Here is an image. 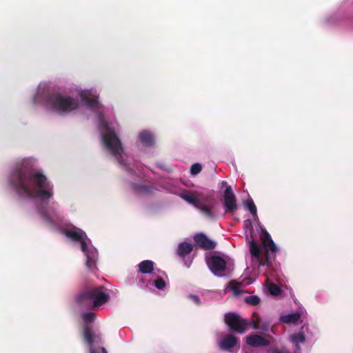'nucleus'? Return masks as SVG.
I'll return each mask as SVG.
<instances>
[{
	"mask_svg": "<svg viewBox=\"0 0 353 353\" xmlns=\"http://www.w3.org/2000/svg\"><path fill=\"white\" fill-rule=\"evenodd\" d=\"M10 183L17 193L27 197H37L42 201L50 199L52 186L46 176L37 171L32 162L28 159L18 163L12 174Z\"/></svg>",
	"mask_w": 353,
	"mask_h": 353,
	"instance_id": "f257e3e1",
	"label": "nucleus"
},
{
	"mask_svg": "<svg viewBox=\"0 0 353 353\" xmlns=\"http://www.w3.org/2000/svg\"><path fill=\"white\" fill-rule=\"evenodd\" d=\"M261 240V245L257 243L252 236V240L249 241L250 254L258 263L259 267H271L272 263L269 252L275 254L277 252V248L265 229L262 230Z\"/></svg>",
	"mask_w": 353,
	"mask_h": 353,
	"instance_id": "f03ea898",
	"label": "nucleus"
},
{
	"mask_svg": "<svg viewBox=\"0 0 353 353\" xmlns=\"http://www.w3.org/2000/svg\"><path fill=\"white\" fill-rule=\"evenodd\" d=\"M103 286L86 287L76 296L78 305L88 309H94L108 301L110 296L103 292Z\"/></svg>",
	"mask_w": 353,
	"mask_h": 353,
	"instance_id": "7ed1b4c3",
	"label": "nucleus"
},
{
	"mask_svg": "<svg viewBox=\"0 0 353 353\" xmlns=\"http://www.w3.org/2000/svg\"><path fill=\"white\" fill-rule=\"evenodd\" d=\"M46 106L54 112L63 114L77 109L79 103L74 98L59 92H52L46 97Z\"/></svg>",
	"mask_w": 353,
	"mask_h": 353,
	"instance_id": "20e7f679",
	"label": "nucleus"
},
{
	"mask_svg": "<svg viewBox=\"0 0 353 353\" xmlns=\"http://www.w3.org/2000/svg\"><path fill=\"white\" fill-rule=\"evenodd\" d=\"M99 119L105 132L102 135V141L105 147L111 152L112 154L121 163V154L123 152V148L121 145V141L116 134L113 128L110 127L107 122L105 121L103 116L100 114Z\"/></svg>",
	"mask_w": 353,
	"mask_h": 353,
	"instance_id": "39448f33",
	"label": "nucleus"
},
{
	"mask_svg": "<svg viewBox=\"0 0 353 353\" xmlns=\"http://www.w3.org/2000/svg\"><path fill=\"white\" fill-rule=\"evenodd\" d=\"M224 321L231 330L243 334L248 329V321L234 312H228L225 314Z\"/></svg>",
	"mask_w": 353,
	"mask_h": 353,
	"instance_id": "423d86ee",
	"label": "nucleus"
},
{
	"mask_svg": "<svg viewBox=\"0 0 353 353\" xmlns=\"http://www.w3.org/2000/svg\"><path fill=\"white\" fill-rule=\"evenodd\" d=\"M207 265L210 271L216 276L225 275L226 261L221 256L212 255L206 259Z\"/></svg>",
	"mask_w": 353,
	"mask_h": 353,
	"instance_id": "0eeeda50",
	"label": "nucleus"
},
{
	"mask_svg": "<svg viewBox=\"0 0 353 353\" xmlns=\"http://www.w3.org/2000/svg\"><path fill=\"white\" fill-rule=\"evenodd\" d=\"M79 242L81 243V251L85 254L87 258L86 266L89 270H93L96 268L97 252L94 248L88 249L85 239H83Z\"/></svg>",
	"mask_w": 353,
	"mask_h": 353,
	"instance_id": "6e6552de",
	"label": "nucleus"
},
{
	"mask_svg": "<svg viewBox=\"0 0 353 353\" xmlns=\"http://www.w3.org/2000/svg\"><path fill=\"white\" fill-rule=\"evenodd\" d=\"M223 205L225 213H232L237 209L236 196L230 186H228L224 191Z\"/></svg>",
	"mask_w": 353,
	"mask_h": 353,
	"instance_id": "1a4fd4ad",
	"label": "nucleus"
},
{
	"mask_svg": "<svg viewBox=\"0 0 353 353\" xmlns=\"http://www.w3.org/2000/svg\"><path fill=\"white\" fill-rule=\"evenodd\" d=\"M194 241L197 246L204 250H214L216 243L209 239L203 233H197L194 236Z\"/></svg>",
	"mask_w": 353,
	"mask_h": 353,
	"instance_id": "9d476101",
	"label": "nucleus"
},
{
	"mask_svg": "<svg viewBox=\"0 0 353 353\" xmlns=\"http://www.w3.org/2000/svg\"><path fill=\"white\" fill-rule=\"evenodd\" d=\"M83 336L85 342L89 346V353H99V350L94 347V332L91 327L89 325L83 327Z\"/></svg>",
	"mask_w": 353,
	"mask_h": 353,
	"instance_id": "9b49d317",
	"label": "nucleus"
},
{
	"mask_svg": "<svg viewBox=\"0 0 353 353\" xmlns=\"http://www.w3.org/2000/svg\"><path fill=\"white\" fill-rule=\"evenodd\" d=\"M181 197L188 203L196 208L201 202V194L196 192L185 190L181 193Z\"/></svg>",
	"mask_w": 353,
	"mask_h": 353,
	"instance_id": "f8f14e48",
	"label": "nucleus"
},
{
	"mask_svg": "<svg viewBox=\"0 0 353 353\" xmlns=\"http://www.w3.org/2000/svg\"><path fill=\"white\" fill-rule=\"evenodd\" d=\"M246 343L252 347H265L269 345L268 339L259 334H251L246 338Z\"/></svg>",
	"mask_w": 353,
	"mask_h": 353,
	"instance_id": "ddd939ff",
	"label": "nucleus"
},
{
	"mask_svg": "<svg viewBox=\"0 0 353 353\" xmlns=\"http://www.w3.org/2000/svg\"><path fill=\"white\" fill-rule=\"evenodd\" d=\"M65 234L73 241H80L83 239L87 238L85 232L77 227H72L65 230Z\"/></svg>",
	"mask_w": 353,
	"mask_h": 353,
	"instance_id": "4468645a",
	"label": "nucleus"
},
{
	"mask_svg": "<svg viewBox=\"0 0 353 353\" xmlns=\"http://www.w3.org/2000/svg\"><path fill=\"white\" fill-rule=\"evenodd\" d=\"M193 250V245L187 242L180 243L178 245L176 254L181 259H184Z\"/></svg>",
	"mask_w": 353,
	"mask_h": 353,
	"instance_id": "2eb2a0df",
	"label": "nucleus"
},
{
	"mask_svg": "<svg viewBox=\"0 0 353 353\" xmlns=\"http://www.w3.org/2000/svg\"><path fill=\"white\" fill-rule=\"evenodd\" d=\"M237 342V339L232 334L226 336L220 343V347L223 350H230L234 347Z\"/></svg>",
	"mask_w": 353,
	"mask_h": 353,
	"instance_id": "dca6fc26",
	"label": "nucleus"
},
{
	"mask_svg": "<svg viewBox=\"0 0 353 353\" xmlns=\"http://www.w3.org/2000/svg\"><path fill=\"white\" fill-rule=\"evenodd\" d=\"M139 139L145 146H152L154 143L153 134L148 131H143L139 134Z\"/></svg>",
	"mask_w": 353,
	"mask_h": 353,
	"instance_id": "f3484780",
	"label": "nucleus"
},
{
	"mask_svg": "<svg viewBox=\"0 0 353 353\" xmlns=\"http://www.w3.org/2000/svg\"><path fill=\"white\" fill-rule=\"evenodd\" d=\"M154 263L150 260L141 261L139 265V270L143 274H151L154 270Z\"/></svg>",
	"mask_w": 353,
	"mask_h": 353,
	"instance_id": "a211bd4d",
	"label": "nucleus"
},
{
	"mask_svg": "<svg viewBox=\"0 0 353 353\" xmlns=\"http://www.w3.org/2000/svg\"><path fill=\"white\" fill-rule=\"evenodd\" d=\"M81 100L90 108L95 109L99 106L97 98H90L85 93H81Z\"/></svg>",
	"mask_w": 353,
	"mask_h": 353,
	"instance_id": "6ab92c4d",
	"label": "nucleus"
},
{
	"mask_svg": "<svg viewBox=\"0 0 353 353\" xmlns=\"http://www.w3.org/2000/svg\"><path fill=\"white\" fill-rule=\"evenodd\" d=\"M301 315L296 312L281 316V321L284 323H296L299 321Z\"/></svg>",
	"mask_w": 353,
	"mask_h": 353,
	"instance_id": "aec40b11",
	"label": "nucleus"
},
{
	"mask_svg": "<svg viewBox=\"0 0 353 353\" xmlns=\"http://www.w3.org/2000/svg\"><path fill=\"white\" fill-rule=\"evenodd\" d=\"M212 208H213V205L210 206V205L203 204L200 202L199 205H197V207L196 208L199 210L207 217H208L210 219H214V215L212 210Z\"/></svg>",
	"mask_w": 353,
	"mask_h": 353,
	"instance_id": "412c9836",
	"label": "nucleus"
},
{
	"mask_svg": "<svg viewBox=\"0 0 353 353\" xmlns=\"http://www.w3.org/2000/svg\"><path fill=\"white\" fill-rule=\"evenodd\" d=\"M292 342L295 345L297 350L300 349L299 344L305 342V336L303 332H299L291 336Z\"/></svg>",
	"mask_w": 353,
	"mask_h": 353,
	"instance_id": "4be33fe9",
	"label": "nucleus"
},
{
	"mask_svg": "<svg viewBox=\"0 0 353 353\" xmlns=\"http://www.w3.org/2000/svg\"><path fill=\"white\" fill-rule=\"evenodd\" d=\"M260 321H261V317H260L259 314L255 312L252 313V319H251L250 321L248 323H249V325H252V327L254 330H257L259 328Z\"/></svg>",
	"mask_w": 353,
	"mask_h": 353,
	"instance_id": "5701e85b",
	"label": "nucleus"
},
{
	"mask_svg": "<svg viewBox=\"0 0 353 353\" xmlns=\"http://www.w3.org/2000/svg\"><path fill=\"white\" fill-rule=\"evenodd\" d=\"M38 212L41 216V218L47 223L50 224H54V221L52 217L48 214L46 210L43 207H39L38 208Z\"/></svg>",
	"mask_w": 353,
	"mask_h": 353,
	"instance_id": "b1692460",
	"label": "nucleus"
},
{
	"mask_svg": "<svg viewBox=\"0 0 353 353\" xmlns=\"http://www.w3.org/2000/svg\"><path fill=\"white\" fill-rule=\"evenodd\" d=\"M82 319L83 321L86 323V325H88L87 323H91L94 321V320L95 319V314L91 312H85L82 315ZM85 326V325H84V327Z\"/></svg>",
	"mask_w": 353,
	"mask_h": 353,
	"instance_id": "393cba45",
	"label": "nucleus"
},
{
	"mask_svg": "<svg viewBox=\"0 0 353 353\" xmlns=\"http://www.w3.org/2000/svg\"><path fill=\"white\" fill-rule=\"evenodd\" d=\"M245 205L254 216L256 215V207L252 200L245 202Z\"/></svg>",
	"mask_w": 353,
	"mask_h": 353,
	"instance_id": "a878e982",
	"label": "nucleus"
},
{
	"mask_svg": "<svg viewBox=\"0 0 353 353\" xmlns=\"http://www.w3.org/2000/svg\"><path fill=\"white\" fill-rule=\"evenodd\" d=\"M245 302L252 305H257L260 303V299L257 296L252 295L245 298Z\"/></svg>",
	"mask_w": 353,
	"mask_h": 353,
	"instance_id": "bb28decb",
	"label": "nucleus"
},
{
	"mask_svg": "<svg viewBox=\"0 0 353 353\" xmlns=\"http://www.w3.org/2000/svg\"><path fill=\"white\" fill-rule=\"evenodd\" d=\"M230 287L235 294H239L241 293V290L239 289L240 283L236 281H231L230 282Z\"/></svg>",
	"mask_w": 353,
	"mask_h": 353,
	"instance_id": "cd10ccee",
	"label": "nucleus"
},
{
	"mask_svg": "<svg viewBox=\"0 0 353 353\" xmlns=\"http://www.w3.org/2000/svg\"><path fill=\"white\" fill-rule=\"evenodd\" d=\"M269 292L272 295H279L281 293V289L274 283H271L268 288Z\"/></svg>",
	"mask_w": 353,
	"mask_h": 353,
	"instance_id": "c85d7f7f",
	"label": "nucleus"
},
{
	"mask_svg": "<svg viewBox=\"0 0 353 353\" xmlns=\"http://www.w3.org/2000/svg\"><path fill=\"white\" fill-rule=\"evenodd\" d=\"M201 169H202V166L200 163H194L191 166L190 173L192 175H196L201 171Z\"/></svg>",
	"mask_w": 353,
	"mask_h": 353,
	"instance_id": "c756f323",
	"label": "nucleus"
},
{
	"mask_svg": "<svg viewBox=\"0 0 353 353\" xmlns=\"http://www.w3.org/2000/svg\"><path fill=\"white\" fill-rule=\"evenodd\" d=\"M154 286L159 290H162L165 286V282L162 278L159 277L154 281Z\"/></svg>",
	"mask_w": 353,
	"mask_h": 353,
	"instance_id": "7c9ffc66",
	"label": "nucleus"
},
{
	"mask_svg": "<svg viewBox=\"0 0 353 353\" xmlns=\"http://www.w3.org/2000/svg\"><path fill=\"white\" fill-rule=\"evenodd\" d=\"M189 299H191L196 305H201V301L197 295L190 294Z\"/></svg>",
	"mask_w": 353,
	"mask_h": 353,
	"instance_id": "2f4dec72",
	"label": "nucleus"
},
{
	"mask_svg": "<svg viewBox=\"0 0 353 353\" xmlns=\"http://www.w3.org/2000/svg\"><path fill=\"white\" fill-rule=\"evenodd\" d=\"M136 190H139L141 192H150V187L144 185H136L135 187Z\"/></svg>",
	"mask_w": 353,
	"mask_h": 353,
	"instance_id": "473e14b6",
	"label": "nucleus"
},
{
	"mask_svg": "<svg viewBox=\"0 0 353 353\" xmlns=\"http://www.w3.org/2000/svg\"><path fill=\"white\" fill-rule=\"evenodd\" d=\"M101 337L100 335H97L94 333V343H101Z\"/></svg>",
	"mask_w": 353,
	"mask_h": 353,
	"instance_id": "72a5a7b5",
	"label": "nucleus"
},
{
	"mask_svg": "<svg viewBox=\"0 0 353 353\" xmlns=\"http://www.w3.org/2000/svg\"><path fill=\"white\" fill-rule=\"evenodd\" d=\"M100 350H101L102 353H108L107 350L103 347H100Z\"/></svg>",
	"mask_w": 353,
	"mask_h": 353,
	"instance_id": "f704fd0d",
	"label": "nucleus"
},
{
	"mask_svg": "<svg viewBox=\"0 0 353 353\" xmlns=\"http://www.w3.org/2000/svg\"><path fill=\"white\" fill-rule=\"evenodd\" d=\"M276 353H281V352H277Z\"/></svg>",
	"mask_w": 353,
	"mask_h": 353,
	"instance_id": "c9c22d12",
	"label": "nucleus"
}]
</instances>
